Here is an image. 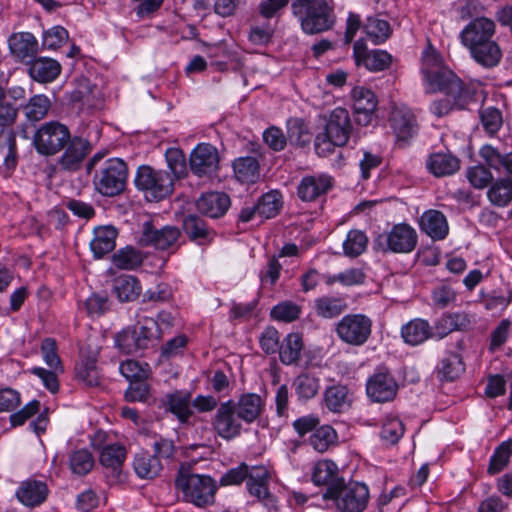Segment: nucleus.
<instances>
[{
	"label": "nucleus",
	"instance_id": "nucleus-20",
	"mask_svg": "<svg viewBox=\"0 0 512 512\" xmlns=\"http://www.w3.org/2000/svg\"><path fill=\"white\" fill-rule=\"evenodd\" d=\"M332 188V178L327 175H312L302 178L298 187V197L304 202L316 201Z\"/></svg>",
	"mask_w": 512,
	"mask_h": 512
},
{
	"label": "nucleus",
	"instance_id": "nucleus-54",
	"mask_svg": "<svg viewBox=\"0 0 512 512\" xmlns=\"http://www.w3.org/2000/svg\"><path fill=\"white\" fill-rule=\"evenodd\" d=\"M404 424L396 416H387L380 432L381 439L387 444H396L404 434Z\"/></svg>",
	"mask_w": 512,
	"mask_h": 512
},
{
	"label": "nucleus",
	"instance_id": "nucleus-42",
	"mask_svg": "<svg viewBox=\"0 0 512 512\" xmlns=\"http://www.w3.org/2000/svg\"><path fill=\"white\" fill-rule=\"evenodd\" d=\"M112 262L119 269L133 270L142 264L143 256L139 250L127 246L113 254Z\"/></svg>",
	"mask_w": 512,
	"mask_h": 512
},
{
	"label": "nucleus",
	"instance_id": "nucleus-28",
	"mask_svg": "<svg viewBox=\"0 0 512 512\" xmlns=\"http://www.w3.org/2000/svg\"><path fill=\"white\" fill-rule=\"evenodd\" d=\"M29 64V74L38 82H52L61 72L60 64L51 58H34Z\"/></svg>",
	"mask_w": 512,
	"mask_h": 512
},
{
	"label": "nucleus",
	"instance_id": "nucleus-55",
	"mask_svg": "<svg viewBox=\"0 0 512 512\" xmlns=\"http://www.w3.org/2000/svg\"><path fill=\"white\" fill-rule=\"evenodd\" d=\"M511 453L512 443L510 441L502 442L491 456L487 472L490 475L501 472L507 466Z\"/></svg>",
	"mask_w": 512,
	"mask_h": 512
},
{
	"label": "nucleus",
	"instance_id": "nucleus-37",
	"mask_svg": "<svg viewBox=\"0 0 512 512\" xmlns=\"http://www.w3.org/2000/svg\"><path fill=\"white\" fill-rule=\"evenodd\" d=\"M127 456L123 445L107 444L100 449L99 460L103 467L110 469L113 473H119Z\"/></svg>",
	"mask_w": 512,
	"mask_h": 512
},
{
	"label": "nucleus",
	"instance_id": "nucleus-26",
	"mask_svg": "<svg viewBox=\"0 0 512 512\" xmlns=\"http://www.w3.org/2000/svg\"><path fill=\"white\" fill-rule=\"evenodd\" d=\"M421 231L433 240L444 239L449 231L445 215L438 210H428L423 213L419 221Z\"/></svg>",
	"mask_w": 512,
	"mask_h": 512
},
{
	"label": "nucleus",
	"instance_id": "nucleus-30",
	"mask_svg": "<svg viewBox=\"0 0 512 512\" xmlns=\"http://www.w3.org/2000/svg\"><path fill=\"white\" fill-rule=\"evenodd\" d=\"M426 166L433 175L442 177L457 172L460 161L450 153H435L428 158Z\"/></svg>",
	"mask_w": 512,
	"mask_h": 512
},
{
	"label": "nucleus",
	"instance_id": "nucleus-6",
	"mask_svg": "<svg viewBox=\"0 0 512 512\" xmlns=\"http://www.w3.org/2000/svg\"><path fill=\"white\" fill-rule=\"evenodd\" d=\"M127 177L126 163L120 158H110L96 169L93 184L101 195L113 197L125 189Z\"/></svg>",
	"mask_w": 512,
	"mask_h": 512
},
{
	"label": "nucleus",
	"instance_id": "nucleus-59",
	"mask_svg": "<svg viewBox=\"0 0 512 512\" xmlns=\"http://www.w3.org/2000/svg\"><path fill=\"white\" fill-rule=\"evenodd\" d=\"M481 123L489 135H494L502 126L503 119L500 110L494 107H487L481 111Z\"/></svg>",
	"mask_w": 512,
	"mask_h": 512
},
{
	"label": "nucleus",
	"instance_id": "nucleus-50",
	"mask_svg": "<svg viewBox=\"0 0 512 512\" xmlns=\"http://www.w3.org/2000/svg\"><path fill=\"white\" fill-rule=\"evenodd\" d=\"M70 102L77 104L79 109L93 105V87L88 79L83 78L77 82L76 87L69 93Z\"/></svg>",
	"mask_w": 512,
	"mask_h": 512
},
{
	"label": "nucleus",
	"instance_id": "nucleus-10",
	"mask_svg": "<svg viewBox=\"0 0 512 512\" xmlns=\"http://www.w3.org/2000/svg\"><path fill=\"white\" fill-rule=\"evenodd\" d=\"M241 421L235 410L234 401L229 400L220 404L212 424L221 438L231 440L241 434Z\"/></svg>",
	"mask_w": 512,
	"mask_h": 512
},
{
	"label": "nucleus",
	"instance_id": "nucleus-14",
	"mask_svg": "<svg viewBox=\"0 0 512 512\" xmlns=\"http://www.w3.org/2000/svg\"><path fill=\"white\" fill-rule=\"evenodd\" d=\"M366 391L374 402L384 403L395 398L398 385L388 371L380 369L368 379Z\"/></svg>",
	"mask_w": 512,
	"mask_h": 512
},
{
	"label": "nucleus",
	"instance_id": "nucleus-19",
	"mask_svg": "<svg viewBox=\"0 0 512 512\" xmlns=\"http://www.w3.org/2000/svg\"><path fill=\"white\" fill-rule=\"evenodd\" d=\"M352 130L349 113L344 108L334 109L325 126V132L340 146H344Z\"/></svg>",
	"mask_w": 512,
	"mask_h": 512
},
{
	"label": "nucleus",
	"instance_id": "nucleus-22",
	"mask_svg": "<svg viewBox=\"0 0 512 512\" xmlns=\"http://www.w3.org/2000/svg\"><path fill=\"white\" fill-rule=\"evenodd\" d=\"M230 197L223 192L203 194L196 202L197 209L210 218L223 216L230 207Z\"/></svg>",
	"mask_w": 512,
	"mask_h": 512
},
{
	"label": "nucleus",
	"instance_id": "nucleus-15",
	"mask_svg": "<svg viewBox=\"0 0 512 512\" xmlns=\"http://www.w3.org/2000/svg\"><path fill=\"white\" fill-rule=\"evenodd\" d=\"M180 231L174 226L156 228L152 222L143 224L142 234L139 242L142 246H153L156 249L165 250L176 244Z\"/></svg>",
	"mask_w": 512,
	"mask_h": 512
},
{
	"label": "nucleus",
	"instance_id": "nucleus-25",
	"mask_svg": "<svg viewBox=\"0 0 512 512\" xmlns=\"http://www.w3.org/2000/svg\"><path fill=\"white\" fill-rule=\"evenodd\" d=\"M118 236L117 229L112 225L99 226L93 231V238L90 242V248L96 258L114 250L116 238Z\"/></svg>",
	"mask_w": 512,
	"mask_h": 512
},
{
	"label": "nucleus",
	"instance_id": "nucleus-1",
	"mask_svg": "<svg viewBox=\"0 0 512 512\" xmlns=\"http://www.w3.org/2000/svg\"><path fill=\"white\" fill-rule=\"evenodd\" d=\"M496 23L485 16H476L462 29L459 34L461 44L469 51L472 59L484 68L496 67L503 53L494 39Z\"/></svg>",
	"mask_w": 512,
	"mask_h": 512
},
{
	"label": "nucleus",
	"instance_id": "nucleus-49",
	"mask_svg": "<svg viewBox=\"0 0 512 512\" xmlns=\"http://www.w3.org/2000/svg\"><path fill=\"white\" fill-rule=\"evenodd\" d=\"M368 244V238L361 230H350L343 242L344 254L349 257L361 255Z\"/></svg>",
	"mask_w": 512,
	"mask_h": 512
},
{
	"label": "nucleus",
	"instance_id": "nucleus-34",
	"mask_svg": "<svg viewBox=\"0 0 512 512\" xmlns=\"http://www.w3.org/2000/svg\"><path fill=\"white\" fill-rule=\"evenodd\" d=\"M324 402L330 411L341 413L350 407L352 399L346 386L333 385L325 390Z\"/></svg>",
	"mask_w": 512,
	"mask_h": 512
},
{
	"label": "nucleus",
	"instance_id": "nucleus-52",
	"mask_svg": "<svg viewBox=\"0 0 512 512\" xmlns=\"http://www.w3.org/2000/svg\"><path fill=\"white\" fill-rule=\"evenodd\" d=\"M336 441V432L329 426H321L313 432L309 439L310 445L318 452H325Z\"/></svg>",
	"mask_w": 512,
	"mask_h": 512
},
{
	"label": "nucleus",
	"instance_id": "nucleus-46",
	"mask_svg": "<svg viewBox=\"0 0 512 512\" xmlns=\"http://www.w3.org/2000/svg\"><path fill=\"white\" fill-rule=\"evenodd\" d=\"M366 36L374 43L381 44L390 36V24L386 20L369 17L364 25Z\"/></svg>",
	"mask_w": 512,
	"mask_h": 512
},
{
	"label": "nucleus",
	"instance_id": "nucleus-32",
	"mask_svg": "<svg viewBox=\"0 0 512 512\" xmlns=\"http://www.w3.org/2000/svg\"><path fill=\"white\" fill-rule=\"evenodd\" d=\"M401 336L406 344L416 346L432 336L431 327L426 320L413 319L402 326Z\"/></svg>",
	"mask_w": 512,
	"mask_h": 512
},
{
	"label": "nucleus",
	"instance_id": "nucleus-21",
	"mask_svg": "<svg viewBox=\"0 0 512 512\" xmlns=\"http://www.w3.org/2000/svg\"><path fill=\"white\" fill-rule=\"evenodd\" d=\"M390 125L400 141H406L417 133V123L412 111L406 107H396L390 115Z\"/></svg>",
	"mask_w": 512,
	"mask_h": 512
},
{
	"label": "nucleus",
	"instance_id": "nucleus-27",
	"mask_svg": "<svg viewBox=\"0 0 512 512\" xmlns=\"http://www.w3.org/2000/svg\"><path fill=\"white\" fill-rule=\"evenodd\" d=\"M183 230L191 241L206 245L214 239V231L197 215H188L183 221Z\"/></svg>",
	"mask_w": 512,
	"mask_h": 512
},
{
	"label": "nucleus",
	"instance_id": "nucleus-48",
	"mask_svg": "<svg viewBox=\"0 0 512 512\" xmlns=\"http://www.w3.org/2000/svg\"><path fill=\"white\" fill-rule=\"evenodd\" d=\"M293 385L298 397L304 400L315 397L320 388L319 379L307 373L297 376Z\"/></svg>",
	"mask_w": 512,
	"mask_h": 512
},
{
	"label": "nucleus",
	"instance_id": "nucleus-51",
	"mask_svg": "<svg viewBox=\"0 0 512 512\" xmlns=\"http://www.w3.org/2000/svg\"><path fill=\"white\" fill-rule=\"evenodd\" d=\"M19 108L12 102L6 101V89L0 85V128L12 127L18 119Z\"/></svg>",
	"mask_w": 512,
	"mask_h": 512
},
{
	"label": "nucleus",
	"instance_id": "nucleus-57",
	"mask_svg": "<svg viewBox=\"0 0 512 512\" xmlns=\"http://www.w3.org/2000/svg\"><path fill=\"white\" fill-rule=\"evenodd\" d=\"M69 39L68 31L62 26H54L43 32L42 46L45 49L60 48Z\"/></svg>",
	"mask_w": 512,
	"mask_h": 512
},
{
	"label": "nucleus",
	"instance_id": "nucleus-38",
	"mask_svg": "<svg viewBox=\"0 0 512 512\" xmlns=\"http://www.w3.org/2000/svg\"><path fill=\"white\" fill-rule=\"evenodd\" d=\"M259 169L258 160L251 156L240 157L233 162L235 177L242 183H255L260 176Z\"/></svg>",
	"mask_w": 512,
	"mask_h": 512
},
{
	"label": "nucleus",
	"instance_id": "nucleus-61",
	"mask_svg": "<svg viewBox=\"0 0 512 512\" xmlns=\"http://www.w3.org/2000/svg\"><path fill=\"white\" fill-rule=\"evenodd\" d=\"M467 178L473 187L482 189L492 182L493 175L485 166L477 165L467 170Z\"/></svg>",
	"mask_w": 512,
	"mask_h": 512
},
{
	"label": "nucleus",
	"instance_id": "nucleus-2",
	"mask_svg": "<svg viewBox=\"0 0 512 512\" xmlns=\"http://www.w3.org/2000/svg\"><path fill=\"white\" fill-rule=\"evenodd\" d=\"M291 10L303 32L309 35L327 31L335 22L333 6L328 0H292Z\"/></svg>",
	"mask_w": 512,
	"mask_h": 512
},
{
	"label": "nucleus",
	"instance_id": "nucleus-40",
	"mask_svg": "<svg viewBox=\"0 0 512 512\" xmlns=\"http://www.w3.org/2000/svg\"><path fill=\"white\" fill-rule=\"evenodd\" d=\"M0 160L8 170H13L17 165L16 135L13 131L0 135Z\"/></svg>",
	"mask_w": 512,
	"mask_h": 512
},
{
	"label": "nucleus",
	"instance_id": "nucleus-41",
	"mask_svg": "<svg viewBox=\"0 0 512 512\" xmlns=\"http://www.w3.org/2000/svg\"><path fill=\"white\" fill-rule=\"evenodd\" d=\"M77 379L89 387H96L100 384V375L97 368L96 357L81 359L76 365Z\"/></svg>",
	"mask_w": 512,
	"mask_h": 512
},
{
	"label": "nucleus",
	"instance_id": "nucleus-63",
	"mask_svg": "<svg viewBox=\"0 0 512 512\" xmlns=\"http://www.w3.org/2000/svg\"><path fill=\"white\" fill-rule=\"evenodd\" d=\"M443 67L445 66L442 63V59L434 49L429 47L424 51L422 64V72L424 74V79L427 78L428 76L434 77L435 72Z\"/></svg>",
	"mask_w": 512,
	"mask_h": 512
},
{
	"label": "nucleus",
	"instance_id": "nucleus-29",
	"mask_svg": "<svg viewBox=\"0 0 512 512\" xmlns=\"http://www.w3.org/2000/svg\"><path fill=\"white\" fill-rule=\"evenodd\" d=\"M141 284L132 275H120L113 281V293L120 302H131L141 294Z\"/></svg>",
	"mask_w": 512,
	"mask_h": 512
},
{
	"label": "nucleus",
	"instance_id": "nucleus-60",
	"mask_svg": "<svg viewBox=\"0 0 512 512\" xmlns=\"http://www.w3.org/2000/svg\"><path fill=\"white\" fill-rule=\"evenodd\" d=\"M470 98V94L463 95L461 99L454 100L452 96H447L443 99L436 100L432 103L430 110L431 112L438 116L442 117L447 115L453 108L454 105L464 106L468 99Z\"/></svg>",
	"mask_w": 512,
	"mask_h": 512
},
{
	"label": "nucleus",
	"instance_id": "nucleus-35",
	"mask_svg": "<svg viewBox=\"0 0 512 512\" xmlns=\"http://www.w3.org/2000/svg\"><path fill=\"white\" fill-rule=\"evenodd\" d=\"M312 481L318 486H327L326 490H329L334 485H340L343 479L338 477L337 465L331 460H325L315 465Z\"/></svg>",
	"mask_w": 512,
	"mask_h": 512
},
{
	"label": "nucleus",
	"instance_id": "nucleus-12",
	"mask_svg": "<svg viewBox=\"0 0 512 512\" xmlns=\"http://www.w3.org/2000/svg\"><path fill=\"white\" fill-rule=\"evenodd\" d=\"M381 240L386 244V248H383L385 251L410 253L417 245V233L411 226L402 223L394 225L388 234L379 236V245L383 244Z\"/></svg>",
	"mask_w": 512,
	"mask_h": 512
},
{
	"label": "nucleus",
	"instance_id": "nucleus-13",
	"mask_svg": "<svg viewBox=\"0 0 512 512\" xmlns=\"http://www.w3.org/2000/svg\"><path fill=\"white\" fill-rule=\"evenodd\" d=\"M190 169L199 176H212L219 169L217 149L208 143L198 144L190 154Z\"/></svg>",
	"mask_w": 512,
	"mask_h": 512
},
{
	"label": "nucleus",
	"instance_id": "nucleus-24",
	"mask_svg": "<svg viewBox=\"0 0 512 512\" xmlns=\"http://www.w3.org/2000/svg\"><path fill=\"white\" fill-rule=\"evenodd\" d=\"M234 407L238 417L247 424L255 422L262 414L265 403L260 395L256 393H246L234 402Z\"/></svg>",
	"mask_w": 512,
	"mask_h": 512
},
{
	"label": "nucleus",
	"instance_id": "nucleus-4",
	"mask_svg": "<svg viewBox=\"0 0 512 512\" xmlns=\"http://www.w3.org/2000/svg\"><path fill=\"white\" fill-rule=\"evenodd\" d=\"M175 486L182 493L186 502L198 507L214 503L217 485L210 476L190 474L180 470L175 480Z\"/></svg>",
	"mask_w": 512,
	"mask_h": 512
},
{
	"label": "nucleus",
	"instance_id": "nucleus-44",
	"mask_svg": "<svg viewBox=\"0 0 512 512\" xmlns=\"http://www.w3.org/2000/svg\"><path fill=\"white\" fill-rule=\"evenodd\" d=\"M281 207L282 196L277 190H272L262 195L256 204L257 214L266 219L275 217Z\"/></svg>",
	"mask_w": 512,
	"mask_h": 512
},
{
	"label": "nucleus",
	"instance_id": "nucleus-64",
	"mask_svg": "<svg viewBox=\"0 0 512 512\" xmlns=\"http://www.w3.org/2000/svg\"><path fill=\"white\" fill-rule=\"evenodd\" d=\"M166 161L170 174L175 178H180L185 174V159L183 154L178 149H169L166 152Z\"/></svg>",
	"mask_w": 512,
	"mask_h": 512
},
{
	"label": "nucleus",
	"instance_id": "nucleus-18",
	"mask_svg": "<svg viewBox=\"0 0 512 512\" xmlns=\"http://www.w3.org/2000/svg\"><path fill=\"white\" fill-rule=\"evenodd\" d=\"M8 47L13 57L25 63L31 62L39 50L38 40L30 32L12 33L8 38Z\"/></svg>",
	"mask_w": 512,
	"mask_h": 512
},
{
	"label": "nucleus",
	"instance_id": "nucleus-43",
	"mask_svg": "<svg viewBox=\"0 0 512 512\" xmlns=\"http://www.w3.org/2000/svg\"><path fill=\"white\" fill-rule=\"evenodd\" d=\"M464 372V364L456 353H448L438 366V375L441 379L453 381Z\"/></svg>",
	"mask_w": 512,
	"mask_h": 512
},
{
	"label": "nucleus",
	"instance_id": "nucleus-58",
	"mask_svg": "<svg viewBox=\"0 0 512 512\" xmlns=\"http://www.w3.org/2000/svg\"><path fill=\"white\" fill-rule=\"evenodd\" d=\"M301 308L291 301H283L271 310V317L278 321L292 322L299 318Z\"/></svg>",
	"mask_w": 512,
	"mask_h": 512
},
{
	"label": "nucleus",
	"instance_id": "nucleus-53",
	"mask_svg": "<svg viewBox=\"0 0 512 512\" xmlns=\"http://www.w3.org/2000/svg\"><path fill=\"white\" fill-rule=\"evenodd\" d=\"M69 466L74 474L86 475L94 466V458L87 449L76 450L69 457Z\"/></svg>",
	"mask_w": 512,
	"mask_h": 512
},
{
	"label": "nucleus",
	"instance_id": "nucleus-7",
	"mask_svg": "<svg viewBox=\"0 0 512 512\" xmlns=\"http://www.w3.org/2000/svg\"><path fill=\"white\" fill-rule=\"evenodd\" d=\"M325 500H333L341 512H362L369 501V490L365 484L351 482L334 485L323 493Z\"/></svg>",
	"mask_w": 512,
	"mask_h": 512
},
{
	"label": "nucleus",
	"instance_id": "nucleus-62",
	"mask_svg": "<svg viewBox=\"0 0 512 512\" xmlns=\"http://www.w3.org/2000/svg\"><path fill=\"white\" fill-rule=\"evenodd\" d=\"M41 352L45 363L55 371H63L61 360L57 354L56 341L52 338H46L42 341Z\"/></svg>",
	"mask_w": 512,
	"mask_h": 512
},
{
	"label": "nucleus",
	"instance_id": "nucleus-5",
	"mask_svg": "<svg viewBox=\"0 0 512 512\" xmlns=\"http://www.w3.org/2000/svg\"><path fill=\"white\" fill-rule=\"evenodd\" d=\"M135 185L147 200L158 202L172 194L174 177L168 171L142 165L137 170Z\"/></svg>",
	"mask_w": 512,
	"mask_h": 512
},
{
	"label": "nucleus",
	"instance_id": "nucleus-11",
	"mask_svg": "<svg viewBox=\"0 0 512 512\" xmlns=\"http://www.w3.org/2000/svg\"><path fill=\"white\" fill-rule=\"evenodd\" d=\"M425 82L428 92H443L447 96H452L454 100L470 94L469 90L464 88L462 81L447 67L436 71L434 77L425 78Z\"/></svg>",
	"mask_w": 512,
	"mask_h": 512
},
{
	"label": "nucleus",
	"instance_id": "nucleus-31",
	"mask_svg": "<svg viewBox=\"0 0 512 512\" xmlns=\"http://www.w3.org/2000/svg\"><path fill=\"white\" fill-rule=\"evenodd\" d=\"M191 394L189 392L175 391L166 395L165 406L181 423L188 422L192 416L190 409Z\"/></svg>",
	"mask_w": 512,
	"mask_h": 512
},
{
	"label": "nucleus",
	"instance_id": "nucleus-33",
	"mask_svg": "<svg viewBox=\"0 0 512 512\" xmlns=\"http://www.w3.org/2000/svg\"><path fill=\"white\" fill-rule=\"evenodd\" d=\"M314 308L319 317L331 319L345 312L348 304L344 297L322 296L315 299Z\"/></svg>",
	"mask_w": 512,
	"mask_h": 512
},
{
	"label": "nucleus",
	"instance_id": "nucleus-9",
	"mask_svg": "<svg viewBox=\"0 0 512 512\" xmlns=\"http://www.w3.org/2000/svg\"><path fill=\"white\" fill-rule=\"evenodd\" d=\"M372 320L364 314H347L336 324L339 339L351 346L364 345L372 333Z\"/></svg>",
	"mask_w": 512,
	"mask_h": 512
},
{
	"label": "nucleus",
	"instance_id": "nucleus-45",
	"mask_svg": "<svg viewBox=\"0 0 512 512\" xmlns=\"http://www.w3.org/2000/svg\"><path fill=\"white\" fill-rule=\"evenodd\" d=\"M134 470L139 477L151 479L160 473L162 465L156 456L142 454L135 457Z\"/></svg>",
	"mask_w": 512,
	"mask_h": 512
},
{
	"label": "nucleus",
	"instance_id": "nucleus-36",
	"mask_svg": "<svg viewBox=\"0 0 512 512\" xmlns=\"http://www.w3.org/2000/svg\"><path fill=\"white\" fill-rule=\"evenodd\" d=\"M303 349V340L300 334L290 333L281 342L279 358L284 365L296 364Z\"/></svg>",
	"mask_w": 512,
	"mask_h": 512
},
{
	"label": "nucleus",
	"instance_id": "nucleus-56",
	"mask_svg": "<svg viewBox=\"0 0 512 512\" xmlns=\"http://www.w3.org/2000/svg\"><path fill=\"white\" fill-rule=\"evenodd\" d=\"M392 56L384 50H371L364 58L363 65L372 72L383 71L390 67Z\"/></svg>",
	"mask_w": 512,
	"mask_h": 512
},
{
	"label": "nucleus",
	"instance_id": "nucleus-3",
	"mask_svg": "<svg viewBox=\"0 0 512 512\" xmlns=\"http://www.w3.org/2000/svg\"><path fill=\"white\" fill-rule=\"evenodd\" d=\"M160 337L157 320L143 316L116 336V344L123 353L133 354L154 346Z\"/></svg>",
	"mask_w": 512,
	"mask_h": 512
},
{
	"label": "nucleus",
	"instance_id": "nucleus-23",
	"mask_svg": "<svg viewBox=\"0 0 512 512\" xmlns=\"http://www.w3.org/2000/svg\"><path fill=\"white\" fill-rule=\"evenodd\" d=\"M48 496V487L39 480L21 482L16 491L17 499L25 506L35 507L41 505Z\"/></svg>",
	"mask_w": 512,
	"mask_h": 512
},
{
	"label": "nucleus",
	"instance_id": "nucleus-17",
	"mask_svg": "<svg viewBox=\"0 0 512 512\" xmlns=\"http://www.w3.org/2000/svg\"><path fill=\"white\" fill-rule=\"evenodd\" d=\"M352 99L356 122L362 126L369 125L377 107L374 92L365 87H355L352 90Z\"/></svg>",
	"mask_w": 512,
	"mask_h": 512
},
{
	"label": "nucleus",
	"instance_id": "nucleus-39",
	"mask_svg": "<svg viewBox=\"0 0 512 512\" xmlns=\"http://www.w3.org/2000/svg\"><path fill=\"white\" fill-rule=\"evenodd\" d=\"M51 107L49 98L43 94L32 96L28 102L22 106L25 117L30 122H38L45 118Z\"/></svg>",
	"mask_w": 512,
	"mask_h": 512
},
{
	"label": "nucleus",
	"instance_id": "nucleus-16",
	"mask_svg": "<svg viewBox=\"0 0 512 512\" xmlns=\"http://www.w3.org/2000/svg\"><path fill=\"white\" fill-rule=\"evenodd\" d=\"M91 150L92 146L88 140L73 137L66 144L65 151L58 160V166L65 171H76L80 169Z\"/></svg>",
	"mask_w": 512,
	"mask_h": 512
},
{
	"label": "nucleus",
	"instance_id": "nucleus-47",
	"mask_svg": "<svg viewBox=\"0 0 512 512\" xmlns=\"http://www.w3.org/2000/svg\"><path fill=\"white\" fill-rule=\"evenodd\" d=\"M287 137L290 143L305 146L311 140V133L302 119L291 118L287 121Z\"/></svg>",
	"mask_w": 512,
	"mask_h": 512
},
{
	"label": "nucleus",
	"instance_id": "nucleus-8",
	"mask_svg": "<svg viewBox=\"0 0 512 512\" xmlns=\"http://www.w3.org/2000/svg\"><path fill=\"white\" fill-rule=\"evenodd\" d=\"M71 139L67 126L57 121L43 124L35 133L33 143L36 151L45 156L60 152Z\"/></svg>",
	"mask_w": 512,
	"mask_h": 512
}]
</instances>
